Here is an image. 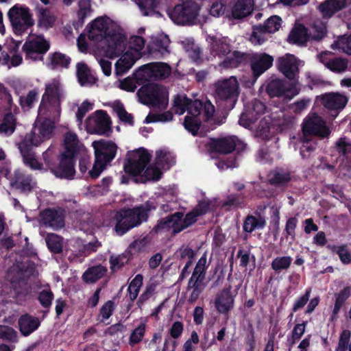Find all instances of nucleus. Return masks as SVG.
<instances>
[{
    "mask_svg": "<svg viewBox=\"0 0 351 351\" xmlns=\"http://www.w3.org/2000/svg\"><path fill=\"white\" fill-rule=\"evenodd\" d=\"M70 58L63 53L56 52L51 57V64L53 68H66L70 64Z\"/></svg>",
    "mask_w": 351,
    "mask_h": 351,
    "instance_id": "nucleus-54",
    "label": "nucleus"
},
{
    "mask_svg": "<svg viewBox=\"0 0 351 351\" xmlns=\"http://www.w3.org/2000/svg\"><path fill=\"white\" fill-rule=\"evenodd\" d=\"M282 19L277 15L270 16L266 21L264 27L268 33H275L282 27Z\"/></svg>",
    "mask_w": 351,
    "mask_h": 351,
    "instance_id": "nucleus-55",
    "label": "nucleus"
},
{
    "mask_svg": "<svg viewBox=\"0 0 351 351\" xmlns=\"http://www.w3.org/2000/svg\"><path fill=\"white\" fill-rule=\"evenodd\" d=\"M265 225V220L263 217L248 216L243 224L244 230L247 232H252L256 229H261Z\"/></svg>",
    "mask_w": 351,
    "mask_h": 351,
    "instance_id": "nucleus-45",
    "label": "nucleus"
},
{
    "mask_svg": "<svg viewBox=\"0 0 351 351\" xmlns=\"http://www.w3.org/2000/svg\"><path fill=\"white\" fill-rule=\"evenodd\" d=\"M203 104L198 100H190L185 94H178L173 99V109L176 114H183L186 110L188 115L185 117L183 125L186 130L195 135L200 125L198 116L200 114Z\"/></svg>",
    "mask_w": 351,
    "mask_h": 351,
    "instance_id": "nucleus-5",
    "label": "nucleus"
},
{
    "mask_svg": "<svg viewBox=\"0 0 351 351\" xmlns=\"http://www.w3.org/2000/svg\"><path fill=\"white\" fill-rule=\"evenodd\" d=\"M351 333L348 330H343L339 338L338 347L337 351H346L348 349V344L350 338Z\"/></svg>",
    "mask_w": 351,
    "mask_h": 351,
    "instance_id": "nucleus-64",
    "label": "nucleus"
},
{
    "mask_svg": "<svg viewBox=\"0 0 351 351\" xmlns=\"http://www.w3.org/2000/svg\"><path fill=\"white\" fill-rule=\"evenodd\" d=\"M39 91L34 88L28 92L26 96L21 97L20 99L22 108L29 109L38 101Z\"/></svg>",
    "mask_w": 351,
    "mask_h": 351,
    "instance_id": "nucleus-52",
    "label": "nucleus"
},
{
    "mask_svg": "<svg viewBox=\"0 0 351 351\" xmlns=\"http://www.w3.org/2000/svg\"><path fill=\"white\" fill-rule=\"evenodd\" d=\"M265 109L263 102L255 100L246 107L239 119L241 125L253 130L256 136L263 139L269 137L270 130V117H264L259 119Z\"/></svg>",
    "mask_w": 351,
    "mask_h": 351,
    "instance_id": "nucleus-3",
    "label": "nucleus"
},
{
    "mask_svg": "<svg viewBox=\"0 0 351 351\" xmlns=\"http://www.w3.org/2000/svg\"><path fill=\"white\" fill-rule=\"evenodd\" d=\"M235 137H225L219 139H209L206 145L209 152L228 154L231 152L236 146Z\"/></svg>",
    "mask_w": 351,
    "mask_h": 351,
    "instance_id": "nucleus-25",
    "label": "nucleus"
},
{
    "mask_svg": "<svg viewBox=\"0 0 351 351\" xmlns=\"http://www.w3.org/2000/svg\"><path fill=\"white\" fill-rule=\"evenodd\" d=\"M331 48L335 50H341L351 56V34L348 36H343L338 38V39L331 45Z\"/></svg>",
    "mask_w": 351,
    "mask_h": 351,
    "instance_id": "nucleus-46",
    "label": "nucleus"
},
{
    "mask_svg": "<svg viewBox=\"0 0 351 351\" xmlns=\"http://www.w3.org/2000/svg\"><path fill=\"white\" fill-rule=\"evenodd\" d=\"M16 127V119L15 116L12 113L6 114L0 124V135L10 136L14 132Z\"/></svg>",
    "mask_w": 351,
    "mask_h": 351,
    "instance_id": "nucleus-39",
    "label": "nucleus"
},
{
    "mask_svg": "<svg viewBox=\"0 0 351 351\" xmlns=\"http://www.w3.org/2000/svg\"><path fill=\"white\" fill-rule=\"evenodd\" d=\"M274 61V58L272 56L265 54V53H260L255 54L252 60V69L253 71V75L254 76V80L251 83V86H252L256 81V80L266 70H267L269 67L271 66Z\"/></svg>",
    "mask_w": 351,
    "mask_h": 351,
    "instance_id": "nucleus-28",
    "label": "nucleus"
},
{
    "mask_svg": "<svg viewBox=\"0 0 351 351\" xmlns=\"http://www.w3.org/2000/svg\"><path fill=\"white\" fill-rule=\"evenodd\" d=\"M212 53L219 57L226 56L220 66L223 68L237 67L243 60V55L237 51L231 52L229 40L225 37L208 36Z\"/></svg>",
    "mask_w": 351,
    "mask_h": 351,
    "instance_id": "nucleus-7",
    "label": "nucleus"
},
{
    "mask_svg": "<svg viewBox=\"0 0 351 351\" xmlns=\"http://www.w3.org/2000/svg\"><path fill=\"white\" fill-rule=\"evenodd\" d=\"M319 62L333 72L341 73L348 67V61L342 58H335L330 52L324 51L317 56Z\"/></svg>",
    "mask_w": 351,
    "mask_h": 351,
    "instance_id": "nucleus-26",
    "label": "nucleus"
},
{
    "mask_svg": "<svg viewBox=\"0 0 351 351\" xmlns=\"http://www.w3.org/2000/svg\"><path fill=\"white\" fill-rule=\"evenodd\" d=\"M107 269L102 265H97L88 268L83 274L82 278L86 282L94 283L101 278L106 273Z\"/></svg>",
    "mask_w": 351,
    "mask_h": 351,
    "instance_id": "nucleus-40",
    "label": "nucleus"
},
{
    "mask_svg": "<svg viewBox=\"0 0 351 351\" xmlns=\"http://www.w3.org/2000/svg\"><path fill=\"white\" fill-rule=\"evenodd\" d=\"M149 160V154L144 149L130 152L124 165L125 171L132 176H139L147 167Z\"/></svg>",
    "mask_w": 351,
    "mask_h": 351,
    "instance_id": "nucleus-17",
    "label": "nucleus"
},
{
    "mask_svg": "<svg viewBox=\"0 0 351 351\" xmlns=\"http://www.w3.org/2000/svg\"><path fill=\"white\" fill-rule=\"evenodd\" d=\"M335 148L340 155L348 157L351 154V141L344 137L340 138L335 143Z\"/></svg>",
    "mask_w": 351,
    "mask_h": 351,
    "instance_id": "nucleus-56",
    "label": "nucleus"
},
{
    "mask_svg": "<svg viewBox=\"0 0 351 351\" xmlns=\"http://www.w3.org/2000/svg\"><path fill=\"white\" fill-rule=\"evenodd\" d=\"M145 325L144 324H141L135 329H134L130 335L129 343L131 346H134L141 342L145 335Z\"/></svg>",
    "mask_w": 351,
    "mask_h": 351,
    "instance_id": "nucleus-58",
    "label": "nucleus"
},
{
    "mask_svg": "<svg viewBox=\"0 0 351 351\" xmlns=\"http://www.w3.org/2000/svg\"><path fill=\"white\" fill-rule=\"evenodd\" d=\"M142 285L143 276L138 274L132 280L128 287L129 296L131 300H134L137 298Z\"/></svg>",
    "mask_w": 351,
    "mask_h": 351,
    "instance_id": "nucleus-53",
    "label": "nucleus"
},
{
    "mask_svg": "<svg viewBox=\"0 0 351 351\" xmlns=\"http://www.w3.org/2000/svg\"><path fill=\"white\" fill-rule=\"evenodd\" d=\"M239 95V85L234 76L228 79L219 80L215 84V97L217 100L224 101L228 107L232 108Z\"/></svg>",
    "mask_w": 351,
    "mask_h": 351,
    "instance_id": "nucleus-13",
    "label": "nucleus"
},
{
    "mask_svg": "<svg viewBox=\"0 0 351 351\" xmlns=\"http://www.w3.org/2000/svg\"><path fill=\"white\" fill-rule=\"evenodd\" d=\"M226 5L221 0L213 2L210 8V13L212 16L219 17L225 13Z\"/></svg>",
    "mask_w": 351,
    "mask_h": 351,
    "instance_id": "nucleus-61",
    "label": "nucleus"
},
{
    "mask_svg": "<svg viewBox=\"0 0 351 351\" xmlns=\"http://www.w3.org/2000/svg\"><path fill=\"white\" fill-rule=\"evenodd\" d=\"M323 105L330 110L342 109L347 103V99L339 93H329L322 96Z\"/></svg>",
    "mask_w": 351,
    "mask_h": 351,
    "instance_id": "nucleus-32",
    "label": "nucleus"
},
{
    "mask_svg": "<svg viewBox=\"0 0 351 351\" xmlns=\"http://www.w3.org/2000/svg\"><path fill=\"white\" fill-rule=\"evenodd\" d=\"M308 38L307 29L302 25H296L291 30L288 40L289 42L297 45H303Z\"/></svg>",
    "mask_w": 351,
    "mask_h": 351,
    "instance_id": "nucleus-38",
    "label": "nucleus"
},
{
    "mask_svg": "<svg viewBox=\"0 0 351 351\" xmlns=\"http://www.w3.org/2000/svg\"><path fill=\"white\" fill-rule=\"evenodd\" d=\"M145 41L141 36H132L125 43V49L136 53L140 58L143 56Z\"/></svg>",
    "mask_w": 351,
    "mask_h": 351,
    "instance_id": "nucleus-41",
    "label": "nucleus"
},
{
    "mask_svg": "<svg viewBox=\"0 0 351 351\" xmlns=\"http://www.w3.org/2000/svg\"><path fill=\"white\" fill-rule=\"evenodd\" d=\"M161 174V170L157 165H150L145 167L139 176L142 182H145L147 180H158Z\"/></svg>",
    "mask_w": 351,
    "mask_h": 351,
    "instance_id": "nucleus-47",
    "label": "nucleus"
},
{
    "mask_svg": "<svg viewBox=\"0 0 351 351\" xmlns=\"http://www.w3.org/2000/svg\"><path fill=\"white\" fill-rule=\"evenodd\" d=\"M235 294L231 288L226 287L219 291L215 296L213 304L216 311L221 314L228 315L233 308Z\"/></svg>",
    "mask_w": 351,
    "mask_h": 351,
    "instance_id": "nucleus-22",
    "label": "nucleus"
},
{
    "mask_svg": "<svg viewBox=\"0 0 351 351\" xmlns=\"http://www.w3.org/2000/svg\"><path fill=\"white\" fill-rule=\"evenodd\" d=\"M77 17L79 21L82 23L84 19L90 16L93 10L90 0H80L78 2Z\"/></svg>",
    "mask_w": 351,
    "mask_h": 351,
    "instance_id": "nucleus-51",
    "label": "nucleus"
},
{
    "mask_svg": "<svg viewBox=\"0 0 351 351\" xmlns=\"http://www.w3.org/2000/svg\"><path fill=\"white\" fill-rule=\"evenodd\" d=\"M210 261L207 259V254L205 252L199 259L194 271L188 282V291H190L189 300L195 302L206 287L205 274Z\"/></svg>",
    "mask_w": 351,
    "mask_h": 351,
    "instance_id": "nucleus-9",
    "label": "nucleus"
},
{
    "mask_svg": "<svg viewBox=\"0 0 351 351\" xmlns=\"http://www.w3.org/2000/svg\"><path fill=\"white\" fill-rule=\"evenodd\" d=\"M49 42L41 34H30L23 46L26 58L42 60L43 54L49 49Z\"/></svg>",
    "mask_w": 351,
    "mask_h": 351,
    "instance_id": "nucleus-14",
    "label": "nucleus"
},
{
    "mask_svg": "<svg viewBox=\"0 0 351 351\" xmlns=\"http://www.w3.org/2000/svg\"><path fill=\"white\" fill-rule=\"evenodd\" d=\"M115 64V73L121 75L128 71L141 58L135 53L125 49L120 54Z\"/></svg>",
    "mask_w": 351,
    "mask_h": 351,
    "instance_id": "nucleus-27",
    "label": "nucleus"
},
{
    "mask_svg": "<svg viewBox=\"0 0 351 351\" xmlns=\"http://www.w3.org/2000/svg\"><path fill=\"white\" fill-rule=\"evenodd\" d=\"M174 163L172 154L165 150H158L156 153V165L160 169H167Z\"/></svg>",
    "mask_w": 351,
    "mask_h": 351,
    "instance_id": "nucleus-42",
    "label": "nucleus"
},
{
    "mask_svg": "<svg viewBox=\"0 0 351 351\" xmlns=\"http://www.w3.org/2000/svg\"><path fill=\"white\" fill-rule=\"evenodd\" d=\"M95 160L89 175L92 178H97L115 157L117 147L110 141L99 140L93 142Z\"/></svg>",
    "mask_w": 351,
    "mask_h": 351,
    "instance_id": "nucleus-6",
    "label": "nucleus"
},
{
    "mask_svg": "<svg viewBox=\"0 0 351 351\" xmlns=\"http://www.w3.org/2000/svg\"><path fill=\"white\" fill-rule=\"evenodd\" d=\"M63 95L58 79H53L46 84L32 130L19 144L24 163L32 169H40L41 164L36 158L32 149L52 136L55 124L60 119Z\"/></svg>",
    "mask_w": 351,
    "mask_h": 351,
    "instance_id": "nucleus-1",
    "label": "nucleus"
},
{
    "mask_svg": "<svg viewBox=\"0 0 351 351\" xmlns=\"http://www.w3.org/2000/svg\"><path fill=\"white\" fill-rule=\"evenodd\" d=\"M110 117L103 110H97L86 120V129L88 133L104 135L110 131Z\"/></svg>",
    "mask_w": 351,
    "mask_h": 351,
    "instance_id": "nucleus-18",
    "label": "nucleus"
},
{
    "mask_svg": "<svg viewBox=\"0 0 351 351\" xmlns=\"http://www.w3.org/2000/svg\"><path fill=\"white\" fill-rule=\"evenodd\" d=\"M215 208V202L209 199H204L199 202L196 208L183 217V214L176 213L161 219L155 227L157 232L171 231L178 233L189 227L196 221V217Z\"/></svg>",
    "mask_w": 351,
    "mask_h": 351,
    "instance_id": "nucleus-2",
    "label": "nucleus"
},
{
    "mask_svg": "<svg viewBox=\"0 0 351 351\" xmlns=\"http://www.w3.org/2000/svg\"><path fill=\"white\" fill-rule=\"evenodd\" d=\"M11 185L23 192H29L33 188L34 182L29 176H25L20 171L14 172V177L10 180Z\"/></svg>",
    "mask_w": 351,
    "mask_h": 351,
    "instance_id": "nucleus-30",
    "label": "nucleus"
},
{
    "mask_svg": "<svg viewBox=\"0 0 351 351\" xmlns=\"http://www.w3.org/2000/svg\"><path fill=\"white\" fill-rule=\"evenodd\" d=\"M150 64H145L141 66L134 74V79L138 83V84L141 85L145 83L147 81H149L152 77V71L150 68Z\"/></svg>",
    "mask_w": 351,
    "mask_h": 351,
    "instance_id": "nucleus-48",
    "label": "nucleus"
},
{
    "mask_svg": "<svg viewBox=\"0 0 351 351\" xmlns=\"http://www.w3.org/2000/svg\"><path fill=\"white\" fill-rule=\"evenodd\" d=\"M76 74L78 82L82 86H90L95 82V77L84 62H78L76 64Z\"/></svg>",
    "mask_w": 351,
    "mask_h": 351,
    "instance_id": "nucleus-33",
    "label": "nucleus"
},
{
    "mask_svg": "<svg viewBox=\"0 0 351 351\" xmlns=\"http://www.w3.org/2000/svg\"><path fill=\"white\" fill-rule=\"evenodd\" d=\"M292 261L290 256H281L274 258L271 262V267L276 271L287 269L289 267Z\"/></svg>",
    "mask_w": 351,
    "mask_h": 351,
    "instance_id": "nucleus-57",
    "label": "nucleus"
},
{
    "mask_svg": "<svg viewBox=\"0 0 351 351\" xmlns=\"http://www.w3.org/2000/svg\"><path fill=\"white\" fill-rule=\"evenodd\" d=\"M119 26L108 16H99L88 26V36L90 40L101 43L118 29Z\"/></svg>",
    "mask_w": 351,
    "mask_h": 351,
    "instance_id": "nucleus-10",
    "label": "nucleus"
},
{
    "mask_svg": "<svg viewBox=\"0 0 351 351\" xmlns=\"http://www.w3.org/2000/svg\"><path fill=\"white\" fill-rule=\"evenodd\" d=\"M172 119V113L169 111H167L161 114H149L145 119V122H167L171 121Z\"/></svg>",
    "mask_w": 351,
    "mask_h": 351,
    "instance_id": "nucleus-59",
    "label": "nucleus"
},
{
    "mask_svg": "<svg viewBox=\"0 0 351 351\" xmlns=\"http://www.w3.org/2000/svg\"><path fill=\"white\" fill-rule=\"evenodd\" d=\"M137 84L138 83L136 82L135 79L128 77L124 80L119 81L118 82L117 86L120 89L128 92H134V90L137 88Z\"/></svg>",
    "mask_w": 351,
    "mask_h": 351,
    "instance_id": "nucleus-60",
    "label": "nucleus"
},
{
    "mask_svg": "<svg viewBox=\"0 0 351 351\" xmlns=\"http://www.w3.org/2000/svg\"><path fill=\"white\" fill-rule=\"evenodd\" d=\"M266 91L270 97H284L290 100L299 94L300 84L298 81L287 82L282 80L273 77L268 82Z\"/></svg>",
    "mask_w": 351,
    "mask_h": 351,
    "instance_id": "nucleus-12",
    "label": "nucleus"
},
{
    "mask_svg": "<svg viewBox=\"0 0 351 351\" xmlns=\"http://www.w3.org/2000/svg\"><path fill=\"white\" fill-rule=\"evenodd\" d=\"M303 136L315 135L321 138L328 137L330 133L323 119L315 114H309L302 125Z\"/></svg>",
    "mask_w": 351,
    "mask_h": 351,
    "instance_id": "nucleus-19",
    "label": "nucleus"
},
{
    "mask_svg": "<svg viewBox=\"0 0 351 351\" xmlns=\"http://www.w3.org/2000/svg\"><path fill=\"white\" fill-rule=\"evenodd\" d=\"M64 151L62 156L75 158L86 153V148L78 140L77 135L71 131L67 132L63 140Z\"/></svg>",
    "mask_w": 351,
    "mask_h": 351,
    "instance_id": "nucleus-21",
    "label": "nucleus"
},
{
    "mask_svg": "<svg viewBox=\"0 0 351 351\" xmlns=\"http://www.w3.org/2000/svg\"><path fill=\"white\" fill-rule=\"evenodd\" d=\"M145 16L160 15L156 10L162 0H135Z\"/></svg>",
    "mask_w": 351,
    "mask_h": 351,
    "instance_id": "nucleus-37",
    "label": "nucleus"
},
{
    "mask_svg": "<svg viewBox=\"0 0 351 351\" xmlns=\"http://www.w3.org/2000/svg\"><path fill=\"white\" fill-rule=\"evenodd\" d=\"M269 34L264 25L255 26L253 27L250 40L254 45H261L268 39Z\"/></svg>",
    "mask_w": 351,
    "mask_h": 351,
    "instance_id": "nucleus-44",
    "label": "nucleus"
},
{
    "mask_svg": "<svg viewBox=\"0 0 351 351\" xmlns=\"http://www.w3.org/2000/svg\"><path fill=\"white\" fill-rule=\"evenodd\" d=\"M199 7L195 2L188 1L177 5L169 11L171 19L178 25H192L196 23Z\"/></svg>",
    "mask_w": 351,
    "mask_h": 351,
    "instance_id": "nucleus-11",
    "label": "nucleus"
},
{
    "mask_svg": "<svg viewBox=\"0 0 351 351\" xmlns=\"http://www.w3.org/2000/svg\"><path fill=\"white\" fill-rule=\"evenodd\" d=\"M125 37L120 27L100 43L104 55L110 58L118 57L125 49Z\"/></svg>",
    "mask_w": 351,
    "mask_h": 351,
    "instance_id": "nucleus-16",
    "label": "nucleus"
},
{
    "mask_svg": "<svg viewBox=\"0 0 351 351\" xmlns=\"http://www.w3.org/2000/svg\"><path fill=\"white\" fill-rule=\"evenodd\" d=\"M314 33L312 36V38L316 40H322L326 35V25L322 23H315L313 25Z\"/></svg>",
    "mask_w": 351,
    "mask_h": 351,
    "instance_id": "nucleus-63",
    "label": "nucleus"
},
{
    "mask_svg": "<svg viewBox=\"0 0 351 351\" xmlns=\"http://www.w3.org/2000/svg\"><path fill=\"white\" fill-rule=\"evenodd\" d=\"M127 262V258L123 254L112 256L110 258V268L112 271L119 269Z\"/></svg>",
    "mask_w": 351,
    "mask_h": 351,
    "instance_id": "nucleus-62",
    "label": "nucleus"
},
{
    "mask_svg": "<svg viewBox=\"0 0 351 351\" xmlns=\"http://www.w3.org/2000/svg\"><path fill=\"white\" fill-rule=\"evenodd\" d=\"M279 71L288 79L298 81L299 69L304 66L302 60L291 53H286L278 59Z\"/></svg>",
    "mask_w": 351,
    "mask_h": 351,
    "instance_id": "nucleus-20",
    "label": "nucleus"
},
{
    "mask_svg": "<svg viewBox=\"0 0 351 351\" xmlns=\"http://www.w3.org/2000/svg\"><path fill=\"white\" fill-rule=\"evenodd\" d=\"M38 26L44 29L52 27L56 21L57 17L54 12L47 8H39L37 14Z\"/></svg>",
    "mask_w": 351,
    "mask_h": 351,
    "instance_id": "nucleus-34",
    "label": "nucleus"
},
{
    "mask_svg": "<svg viewBox=\"0 0 351 351\" xmlns=\"http://www.w3.org/2000/svg\"><path fill=\"white\" fill-rule=\"evenodd\" d=\"M46 243L49 249L54 253H60L62 250V239L56 234H47Z\"/></svg>",
    "mask_w": 351,
    "mask_h": 351,
    "instance_id": "nucleus-50",
    "label": "nucleus"
},
{
    "mask_svg": "<svg viewBox=\"0 0 351 351\" xmlns=\"http://www.w3.org/2000/svg\"><path fill=\"white\" fill-rule=\"evenodd\" d=\"M14 32L21 34L34 24L29 10L25 6L15 5L8 13Z\"/></svg>",
    "mask_w": 351,
    "mask_h": 351,
    "instance_id": "nucleus-15",
    "label": "nucleus"
},
{
    "mask_svg": "<svg viewBox=\"0 0 351 351\" xmlns=\"http://www.w3.org/2000/svg\"><path fill=\"white\" fill-rule=\"evenodd\" d=\"M137 95L142 104L154 108H165L169 103L167 90L158 84H149L141 87Z\"/></svg>",
    "mask_w": 351,
    "mask_h": 351,
    "instance_id": "nucleus-8",
    "label": "nucleus"
},
{
    "mask_svg": "<svg viewBox=\"0 0 351 351\" xmlns=\"http://www.w3.org/2000/svg\"><path fill=\"white\" fill-rule=\"evenodd\" d=\"M152 77L162 79L168 77L171 73L170 66L163 62L150 63Z\"/></svg>",
    "mask_w": 351,
    "mask_h": 351,
    "instance_id": "nucleus-43",
    "label": "nucleus"
},
{
    "mask_svg": "<svg viewBox=\"0 0 351 351\" xmlns=\"http://www.w3.org/2000/svg\"><path fill=\"white\" fill-rule=\"evenodd\" d=\"M170 40L169 37L165 34H159L153 38L152 43L150 45V53H158L161 56H165L169 53V47Z\"/></svg>",
    "mask_w": 351,
    "mask_h": 351,
    "instance_id": "nucleus-31",
    "label": "nucleus"
},
{
    "mask_svg": "<svg viewBox=\"0 0 351 351\" xmlns=\"http://www.w3.org/2000/svg\"><path fill=\"white\" fill-rule=\"evenodd\" d=\"M113 111L117 114L119 119L125 123L132 124L133 117L128 114L124 108L123 105L119 101H115L111 104Z\"/></svg>",
    "mask_w": 351,
    "mask_h": 351,
    "instance_id": "nucleus-49",
    "label": "nucleus"
},
{
    "mask_svg": "<svg viewBox=\"0 0 351 351\" xmlns=\"http://www.w3.org/2000/svg\"><path fill=\"white\" fill-rule=\"evenodd\" d=\"M49 167L57 178L71 180L75 174L74 158L64 156L60 155L59 163Z\"/></svg>",
    "mask_w": 351,
    "mask_h": 351,
    "instance_id": "nucleus-23",
    "label": "nucleus"
},
{
    "mask_svg": "<svg viewBox=\"0 0 351 351\" xmlns=\"http://www.w3.org/2000/svg\"><path fill=\"white\" fill-rule=\"evenodd\" d=\"M346 5V0H326L318 6V10L323 18L329 19Z\"/></svg>",
    "mask_w": 351,
    "mask_h": 351,
    "instance_id": "nucleus-29",
    "label": "nucleus"
},
{
    "mask_svg": "<svg viewBox=\"0 0 351 351\" xmlns=\"http://www.w3.org/2000/svg\"><path fill=\"white\" fill-rule=\"evenodd\" d=\"M19 325L21 332L24 335H28L37 329L40 322L36 317L25 315L20 318Z\"/></svg>",
    "mask_w": 351,
    "mask_h": 351,
    "instance_id": "nucleus-36",
    "label": "nucleus"
},
{
    "mask_svg": "<svg viewBox=\"0 0 351 351\" xmlns=\"http://www.w3.org/2000/svg\"><path fill=\"white\" fill-rule=\"evenodd\" d=\"M156 204L154 200L149 199L144 204L134 209L123 210L117 213L115 215L117 224L115 231L122 235L130 229L141 224L146 221L148 217L149 212L156 209Z\"/></svg>",
    "mask_w": 351,
    "mask_h": 351,
    "instance_id": "nucleus-4",
    "label": "nucleus"
},
{
    "mask_svg": "<svg viewBox=\"0 0 351 351\" xmlns=\"http://www.w3.org/2000/svg\"><path fill=\"white\" fill-rule=\"evenodd\" d=\"M254 0H238L232 8L233 17L241 19L250 14L254 9Z\"/></svg>",
    "mask_w": 351,
    "mask_h": 351,
    "instance_id": "nucleus-35",
    "label": "nucleus"
},
{
    "mask_svg": "<svg viewBox=\"0 0 351 351\" xmlns=\"http://www.w3.org/2000/svg\"><path fill=\"white\" fill-rule=\"evenodd\" d=\"M64 219L63 211L48 209L40 213L39 222L43 226L58 230L64 227Z\"/></svg>",
    "mask_w": 351,
    "mask_h": 351,
    "instance_id": "nucleus-24",
    "label": "nucleus"
}]
</instances>
